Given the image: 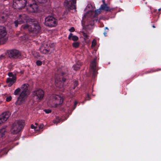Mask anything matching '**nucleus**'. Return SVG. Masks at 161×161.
Masks as SVG:
<instances>
[{
  "instance_id": "1",
  "label": "nucleus",
  "mask_w": 161,
  "mask_h": 161,
  "mask_svg": "<svg viewBox=\"0 0 161 161\" xmlns=\"http://www.w3.org/2000/svg\"><path fill=\"white\" fill-rule=\"evenodd\" d=\"M30 89L29 84L28 83H25L21 85V89L18 88L14 91V94L15 95L19 94L21 91L19 96L15 102L16 105H20L25 103L27 97L30 94Z\"/></svg>"
},
{
  "instance_id": "2",
  "label": "nucleus",
  "mask_w": 161,
  "mask_h": 161,
  "mask_svg": "<svg viewBox=\"0 0 161 161\" xmlns=\"http://www.w3.org/2000/svg\"><path fill=\"white\" fill-rule=\"evenodd\" d=\"M22 28L27 30L34 33H38L40 30V27L37 23H32L31 25L26 24L22 25Z\"/></svg>"
},
{
  "instance_id": "3",
  "label": "nucleus",
  "mask_w": 161,
  "mask_h": 161,
  "mask_svg": "<svg viewBox=\"0 0 161 161\" xmlns=\"http://www.w3.org/2000/svg\"><path fill=\"white\" fill-rule=\"evenodd\" d=\"M25 125L24 122L22 120L16 121L13 124L10 130L11 133L13 134H16L19 132Z\"/></svg>"
},
{
  "instance_id": "4",
  "label": "nucleus",
  "mask_w": 161,
  "mask_h": 161,
  "mask_svg": "<svg viewBox=\"0 0 161 161\" xmlns=\"http://www.w3.org/2000/svg\"><path fill=\"white\" fill-rule=\"evenodd\" d=\"M63 102L62 98L58 95H53L50 96L49 100L50 103L53 104V107H57Z\"/></svg>"
},
{
  "instance_id": "5",
  "label": "nucleus",
  "mask_w": 161,
  "mask_h": 161,
  "mask_svg": "<svg viewBox=\"0 0 161 161\" xmlns=\"http://www.w3.org/2000/svg\"><path fill=\"white\" fill-rule=\"evenodd\" d=\"M28 3V0H14L13 7L14 8L21 9L24 8Z\"/></svg>"
},
{
  "instance_id": "6",
  "label": "nucleus",
  "mask_w": 161,
  "mask_h": 161,
  "mask_svg": "<svg viewBox=\"0 0 161 161\" xmlns=\"http://www.w3.org/2000/svg\"><path fill=\"white\" fill-rule=\"evenodd\" d=\"M27 9L30 12L34 13L38 10V6L35 3V0H28Z\"/></svg>"
},
{
  "instance_id": "7",
  "label": "nucleus",
  "mask_w": 161,
  "mask_h": 161,
  "mask_svg": "<svg viewBox=\"0 0 161 161\" xmlns=\"http://www.w3.org/2000/svg\"><path fill=\"white\" fill-rule=\"evenodd\" d=\"M45 23L46 26L52 27L55 26L57 25V22L53 16H49L45 19Z\"/></svg>"
},
{
  "instance_id": "8",
  "label": "nucleus",
  "mask_w": 161,
  "mask_h": 161,
  "mask_svg": "<svg viewBox=\"0 0 161 161\" xmlns=\"http://www.w3.org/2000/svg\"><path fill=\"white\" fill-rule=\"evenodd\" d=\"M53 44H51L48 46L47 43H44L42 44L40 48V50L42 53L43 54H47L48 52L53 49Z\"/></svg>"
},
{
  "instance_id": "9",
  "label": "nucleus",
  "mask_w": 161,
  "mask_h": 161,
  "mask_svg": "<svg viewBox=\"0 0 161 161\" xmlns=\"http://www.w3.org/2000/svg\"><path fill=\"white\" fill-rule=\"evenodd\" d=\"M33 95L37 100L40 101L43 99L44 93L42 90L38 89L34 91Z\"/></svg>"
},
{
  "instance_id": "10",
  "label": "nucleus",
  "mask_w": 161,
  "mask_h": 161,
  "mask_svg": "<svg viewBox=\"0 0 161 161\" xmlns=\"http://www.w3.org/2000/svg\"><path fill=\"white\" fill-rule=\"evenodd\" d=\"M76 0H72L68 1L65 0L64 2V5L69 10L75 9V4Z\"/></svg>"
},
{
  "instance_id": "11",
  "label": "nucleus",
  "mask_w": 161,
  "mask_h": 161,
  "mask_svg": "<svg viewBox=\"0 0 161 161\" xmlns=\"http://www.w3.org/2000/svg\"><path fill=\"white\" fill-rule=\"evenodd\" d=\"M8 56L10 58H17L21 56L20 52L17 50H12L9 51L8 52Z\"/></svg>"
},
{
  "instance_id": "12",
  "label": "nucleus",
  "mask_w": 161,
  "mask_h": 161,
  "mask_svg": "<svg viewBox=\"0 0 161 161\" xmlns=\"http://www.w3.org/2000/svg\"><path fill=\"white\" fill-rule=\"evenodd\" d=\"M27 18L25 14L20 15L19 18L17 20L14 22L15 25L16 27H17L18 25L21 24L26 20Z\"/></svg>"
},
{
  "instance_id": "13",
  "label": "nucleus",
  "mask_w": 161,
  "mask_h": 161,
  "mask_svg": "<svg viewBox=\"0 0 161 161\" xmlns=\"http://www.w3.org/2000/svg\"><path fill=\"white\" fill-rule=\"evenodd\" d=\"M62 80V81H61L60 77L58 76L56 77L55 82V85L57 87L61 88L63 86V82L65 81V79L63 78Z\"/></svg>"
},
{
  "instance_id": "14",
  "label": "nucleus",
  "mask_w": 161,
  "mask_h": 161,
  "mask_svg": "<svg viewBox=\"0 0 161 161\" xmlns=\"http://www.w3.org/2000/svg\"><path fill=\"white\" fill-rule=\"evenodd\" d=\"M16 80V77H8L7 79L6 83L8 84L9 86H11L15 82Z\"/></svg>"
},
{
  "instance_id": "15",
  "label": "nucleus",
  "mask_w": 161,
  "mask_h": 161,
  "mask_svg": "<svg viewBox=\"0 0 161 161\" xmlns=\"http://www.w3.org/2000/svg\"><path fill=\"white\" fill-rule=\"evenodd\" d=\"M91 69L93 72V75H94L96 72V60L94 59L91 63L90 64Z\"/></svg>"
},
{
  "instance_id": "16",
  "label": "nucleus",
  "mask_w": 161,
  "mask_h": 161,
  "mask_svg": "<svg viewBox=\"0 0 161 161\" xmlns=\"http://www.w3.org/2000/svg\"><path fill=\"white\" fill-rule=\"evenodd\" d=\"M7 34L5 28L3 26H0V39L4 37Z\"/></svg>"
},
{
  "instance_id": "17",
  "label": "nucleus",
  "mask_w": 161,
  "mask_h": 161,
  "mask_svg": "<svg viewBox=\"0 0 161 161\" xmlns=\"http://www.w3.org/2000/svg\"><path fill=\"white\" fill-rule=\"evenodd\" d=\"M10 115V114L9 112H4L0 115L1 117L3 118L5 121H6Z\"/></svg>"
},
{
  "instance_id": "18",
  "label": "nucleus",
  "mask_w": 161,
  "mask_h": 161,
  "mask_svg": "<svg viewBox=\"0 0 161 161\" xmlns=\"http://www.w3.org/2000/svg\"><path fill=\"white\" fill-rule=\"evenodd\" d=\"M68 39L74 41H76L78 39V37L76 36H73V34L70 33L68 36Z\"/></svg>"
},
{
  "instance_id": "19",
  "label": "nucleus",
  "mask_w": 161,
  "mask_h": 161,
  "mask_svg": "<svg viewBox=\"0 0 161 161\" xmlns=\"http://www.w3.org/2000/svg\"><path fill=\"white\" fill-rule=\"evenodd\" d=\"M100 9L102 10L108 11L109 10V8L107 6V5L106 3H104L101 6Z\"/></svg>"
},
{
  "instance_id": "20",
  "label": "nucleus",
  "mask_w": 161,
  "mask_h": 161,
  "mask_svg": "<svg viewBox=\"0 0 161 161\" xmlns=\"http://www.w3.org/2000/svg\"><path fill=\"white\" fill-rule=\"evenodd\" d=\"M81 65V64L80 63H78L77 64L74 65L73 66L74 69L75 70H78Z\"/></svg>"
},
{
  "instance_id": "21",
  "label": "nucleus",
  "mask_w": 161,
  "mask_h": 161,
  "mask_svg": "<svg viewBox=\"0 0 161 161\" xmlns=\"http://www.w3.org/2000/svg\"><path fill=\"white\" fill-rule=\"evenodd\" d=\"M5 132L6 130L4 128H3L0 130V137H3L4 136Z\"/></svg>"
},
{
  "instance_id": "22",
  "label": "nucleus",
  "mask_w": 161,
  "mask_h": 161,
  "mask_svg": "<svg viewBox=\"0 0 161 161\" xmlns=\"http://www.w3.org/2000/svg\"><path fill=\"white\" fill-rule=\"evenodd\" d=\"M82 33L85 40H86L89 38V36L87 34L84 32H83Z\"/></svg>"
},
{
  "instance_id": "23",
  "label": "nucleus",
  "mask_w": 161,
  "mask_h": 161,
  "mask_svg": "<svg viewBox=\"0 0 161 161\" xmlns=\"http://www.w3.org/2000/svg\"><path fill=\"white\" fill-rule=\"evenodd\" d=\"M73 47L75 48H77L79 45V43L78 42H75L72 44Z\"/></svg>"
},
{
  "instance_id": "24",
  "label": "nucleus",
  "mask_w": 161,
  "mask_h": 161,
  "mask_svg": "<svg viewBox=\"0 0 161 161\" xmlns=\"http://www.w3.org/2000/svg\"><path fill=\"white\" fill-rule=\"evenodd\" d=\"M31 128L32 129H34L35 131H38L39 129H38V127L36 126H34L33 125H31Z\"/></svg>"
},
{
  "instance_id": "25",
  "label": "nucleus",
  "mask_w": 161,
  "mask_h": 161,
  "mask_svg": "<svg viewBox=\"0 0 161 161\" xmlns=\"http://www.w3.org/2000/svg\"><path fill=\"white\" fill-rule=\"evenodd\" d=\"M9 77H16V75L15 74H13L12 72H9L8 73V74Z\"/></svg>"
},
{
  "instance_id": "26",
  "label": "nucleus",
  "mask_w": 161,
  "mask_h": 161,
  "mask_svg": "<svg viewBox=\"0 0 161 161\" xmlns=\"http://www.w3.org/2000/svg\"><path fill=\"white\" fill-rule=\"evenodd\" d=\"M96 43V40L95 39L93 40L92 42V47H93L95 46Z\"/></svg>"
},
{
  "instance_id": "27",
  "label": "nucleus",
  "mask_w": 161,
  "mask_h": 161,
  "mask_svg": "<svg viewBox=\"0 0 161 161\" xmlns=\"http://www.w3.org/2000/svg\"><path fill=\"white\" fill-rule=\"evenodd\" d=\"M6 121L0 115V125L5 122Z\"/></svg>"
},
{
  "instance_id": "28",
  "label": "nucleus",
  "mask_w": 161,
  "mask_h": 161,
  "mask_svg": "<svg viewBox=\"0 0 161 161\" xmlns=\"http://www.w3.org/2000/svg\"><path fill=\"white\" fill-rule=\"evenodd\" d=\"M44 111L47 114H49L51 112V110L50 109H45Z\"/></svg>"
},
{
  "instance_id": "29",
  "label": "nucleus",
  "mask_w": 161,
  "mask_h": 161,
  "mask_svg": "<svg viewBox=\"0 0 161 161\" xmlns=\"http://www.w3.org/2000/svg\"><path fill=\"white\" fill-rule=\"evenodd\" d=\"M39 3H45L47 2V0H37Z\"/></svg>"
},
{
  "instance_id": "30",
  "label": "nucleus",
  "mask_w": 161,
  "mask_h": 161,
  "mask_svg": "<svg viewBox=\"0 0 161 161\" xmlns=\"http://www.w3.org/2000/svg\"><path fill=\"white\" fill-rule=\"evenodd\" d=\"M60 121V120L59 118H57L56 120L53 121V123L55 124H57Z\"/></svg>"
},
{
  "instance_id": "31",
  "label": "nucleus",
  "mask_w": 161,
  "mask_h": 161,
  "mask_svg": "<svg viewBox=\"0 0 161 161\" xmlns=\"http://www.w3.org/2000/svg\"><path fill=\"white\" fill-rule=\"evenodd\" d=\"M36 64L38 66L41 65L42 64V62L40 60H37L36 61Z\"/></svg>"
},
{
  "instance_id": "32",
  "label": "nucleus",
  "mask_w": 161,
  "mask_h": 161,
  "mask_svg": "<svg viewBox=\"0 0 161 161\" xmlns=\"http://www.w3.org/2000/svg\"><path fill=\"white\" fill-rule=\"evenodd\" d=\"M44 125L43 124H41L38 126V129H39V130L42 129Z\"/></svg>"
},
{
  "instance_id": "33",
  "label": "nucleus",
  "mask_w": 161,
  "mask_h": 161,
  "mask_svg": "<svg viewBox=\"0 0 161 161\" xmlns=\"http://www.w3.org/2000/svg\"><path fill=\"white\" fill-rule=\"evenodd\" d=\"M12 99V97L11 96L8 97L6 99V101L7 102H9Z\"/></svg>"
},
{
  "instance_id": "34",
  "label": "nucleus",
  "mask_w": 161,
  "mask_h": 161,
  "mask_svg": "<svg viewBox=\"0 0 161 161\" xmlns=\"http://www.w3.org/2000/svg\"><path fill=\"white\" fill-rule=\"evenodd\" d=\"M101 10L100 9V8L98 9H97L95 10L96 14H98L100 13V10Z\"/></svg>"
},
{
  "instance_id": "35",
  "label": "nucleus",
  "mask_w": 161,
  "mask_h": 161,
  "mask_svg": "<svg viewBox=\"0 0 161 161\" xmlns=\"http://www.w3.org/2000/svg\"><path fill=\"white\" fill-rule=\"evenodd\" d=\"M75 29L74 27H72L69 29V31L70 32H73L75 31Z\"/></svg>"
},
{
  "instance_id": "36",
  "label": "nucleus",
  "mask_w": 161,
  "mask_h": 161,
  "mask_svg": "<svg viewBox=\"0 0 161 161\" xmlns=\"http://www.w3.org/2000/svg\"><path fill=\"white\" fill-rule=\"evenodd\" d=\"M4 58V56H1L0 57V60H1L2 59H3V58Z\"/></svg>"
},
{
  "instance_id": "37",
  "label": "nucleus",
  "mask_w": 161,
  "mask_h": 161,
  "mask_svg": "<svg viewBox=\"0 0 161 161\" xmlns=\"http://www.w3.org/2000/svg\"><path fill=\"white\" fill-rule=\"evenodd\" d=\"M75 84L76 85V86H77L78 84V82L77 81H75Z\"/></svg>"
},
{
  "instance_id": "38",
  "label": "nucleus",
  "mask_w": 161,
  "mask_h": 161,
  "mask_svg": "<svg viewBox=\"0 0 161 161\" xmlns=\"http://www.w3.org/2000/svg\"><path fill=\"white\" fill-rule=\"evenodd\" d=\"M35 125L36 126H37V127H38V123H36L35 124Z\"/></svg>"
},
{
  "instance_id": "39",
  "label": "nucleus",
  "mask_w": 161,
  "mask_h": 161,
  "mask_svg": "<svg viewBox=\"0 0 161 161\" xmlns=\"http://www.w3.org/2000/svg\"><path fill=\"white\" fill-rule=\"evenodd\" d=\"M77 104V103L76 102H75V103H74V105H75V106Z\"/></svg>"
},
{
  "instance_id": "40",
  "label": "nucleus",
  "mask_w": 161,
  "mask_h": 161,
  "mask_svg": "<svg viewBox=\"0 0 161 161\" xmlns=\"http://www.w3.org/2000/svg\"><path fill=\"white\" fill-rule=\"evenodd\" d=\"M104 35L105 36H106V32H104Z\"/></svg>"
},
{
  "instance_id": "41",
  "label": "nucleus",
  "mask_w": 161,
  "mask_h": 161,
  "mask_svg": "<svg viewBox=\"0 0 161 161\" xmlns=\"http://www.w3.org/2000/svg\"><path fill=\"white\" fill-rule=\"evenodd\" d=\"M102 2H103V4H104V3H105V1H104V0H103Z\"/></svg>"
},
{
  "instance_id": "42",
  "label": "nucleus",
  "mask_w": 161,
  "mask_h": 161,
  "mask_svg": "<svg viewBox=\"0 0 161 161\" xmlns=\"http://www.w3.org/2000/svg\"><path fill=\"white\" fill-rule=\"evenodd\" d=\"M5 16H2V19L5 18Z\"/></svg>"
},
{
  "instance_id": "43",
  "label": "nucleus",
  "mask_w": 161,
  "mask_h": 161,
  "mask_svg": "<svg viewBox=\"0 0 161 161\" xmlns=\"http://www.w3.org/2000/svg\"><path fill=\"white\" fill-rule=\"evenodd\" d=\"M2 103V101H0V104H1Z\"/></svg>"
},
{
  "instance_id": "44",
  "label": "nucleus",
  "mask_w": 161,
  "mask_h": 161,
  "mask_svg": "<svg viewBox=\"0 0 161 161\" xmlns=\"http://www.w3.org/2000/svg\"><path fill=\"white\" fill-rule=\"evenodd\" d=\"M87 97H88V98H89V95H87Z\"/></svg>"
},
{
  "instance_id": "45",
  "label": "nucleus",
  "mask_w": 161,
  "mask_h": 161,
  "mask_svg": "<svg viewBox=\"0 0 161 161\" xmlns=\"http://www.w3.org/2000/svg\"><path fill=\"white\" fill-rule=\"evenodd\" d=\"M153 28H155V26L154 25H153Z\"/></svg>"
},
{
  "instance_id": "46",
  "label": "nucleus",
  "mask_w": 161,
  "mask_h": 161,
  "mask_svg": "<svg viewBox=\"0 0 161 161\" xmlns=\"http://www.w3.org/2000/svg\"><path fill=\"white\" fill-rule=\"evenodd\" d=\"M105 29H107V30H108V28L107 27L105 28Z\"/></svg>"
},
{
  "instance_id": "47",
  "label": "nucleus",
  "mask_w": 161,
  "mask_h": 161,
  "mask_svg": "<svg viewBox=\"0 0 161 161\" xmlns=\"http://www.w3.org/2000/svg\"><path fill=\"white\" fill-rule=\"evenodd\" d=\"M158 11H160L161 10V9L160 8V9H158Z\"/></svg>"
}]
</instances>
